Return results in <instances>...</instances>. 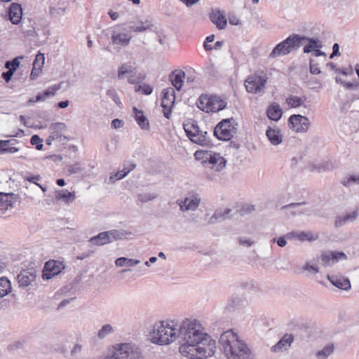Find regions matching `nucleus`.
<instances>
[{
  "label": "nucleus",
  "instance_id": "nucleus-1",
  "mask_svg": "<svg viewBox=\"0 0 359 359\" xmlns=\"http://www.w3.org/2000/svg\"><path fill=\"white\" fill-rule=\"evenodd\" d=\"M180 339V353L191 359H204L212 356L216 350V342L203 331L196 319L184 320L177 330Z\"/></svg>",
  "mask_w": 359,
  "mask_h": 359
},
{
  "label": "nucleus",
  "instance_id": "nucleus-2",
  "mask_svg": "<svg viewBox=\"0 0 359 359\" xmlns=\"http://www.w3.org/2000/svg\"><path fill=\"white\" fill-rule=\"evenodd\" d=\"M219 342L227 359H250V350L231 330L224 332Z\"/></svg>",
  "mask_w": 359,
  "mask_h": 359
},
{
  "label": "nucleus",
  "instance_id": "nucleus-3",
  "mask_svg": "<svg viewBox=\"0 0 359 359\" xmlns=\"http://www.w3.org/2000/svg\"><path fill=\"white\" fill-rule=\"evenodd\" d=\"M177 330L174 324L171 325L165 321L157 323L154 325L151 332V340L156 344H168L177 337Z\"/></svg>",
  "mask_w": 359,
  "mask_h": 359
},
{
  "label": "nucleus",
  "instance_id": "nucleus-4",
  "mask_svg": "<svg viewBox=\"0 0 359 359\" xmlns=\"http://www.w3.org/2000/svg\"><path fill=\"white\" fill-rule=\"evenodd\" d=\"M186 135L194 144L202 147H212L213 143L207 131L202 130L196 121L188 122L183 124Z\"/></svg>",
  "mask_w": 359,
  "mask_h": 359
},
{
  "label": "nucleus",
  "instance_id": "nucleus-5",
  "mask_svg": "<svg viewBox=\"0 0 359 359\" xmlns=\"http://www.w3.org/2000/svg\"><path fill=\"white\" fill-rule=\"evenodd\" d=\"M300 35L292 34L285 40L278 43L271 52L269 57L275 58L280 55H286L292 50H296L302 46Z\"/></svg>",
  "mask_w": 359,
  "mask_h": 359
},
{
  "label": "nucleus",
  "instance_id": "nucleus-6",
  "mask_svg": "<svg viewBox=\"0 0 359 359\" xmlns=\"http://www.w3.org/2000/svg\"><path fill=\"white\" fill-rule=\"evenodd\" d=\"M238 124L233 118L219 122L214 128V136L219 140L229 141L236 133Z\"/></svg>",
  "mask_w": 359,
  "mask_h": 359
},
{
  "label": "nucleus",
  "instance_id": "nucleus-7",
  "mask_svg": "<svg viewBox=\"0 0 359 359\" xmlns=\"http://www.w3.org/2000/svg\"><path fill=\"white\" fill-rule=\"evenodd\" d=\"M268 77L266 74L260 75L255 73L250 75L245 81L247 92L253 94L263 95L265 93Z\"/></svg>",
  "mask_w": 359,
  "mask_h": 359
},
{
  "label": "nucleus",
  "instance_id": "nucleus-8",
  "mask_svg": "<svg viewBox=\"0 0 359 359\" xmlns=\"http://www.w3.org/2000/svg\"><path fill=\"white\" fill-rule=\"evenodd\" d=\"M113 359H144L141 349L135 345L122 344L111 356Z\"/></svg>",
  "mask_w": 359,
  "mask_h": 359
},
{
  "label": "nucleus",
  "instance_id": "nucleus-9",
  "mask_svg": "<svg viewBox=\"0 0 359 359\" xmlns=\"http://www.w3.org/2000/svg\"><path fill=\"white\" fill-rule=\"evenodd\" d=\"M310 125L309 118L301 114H292L288 118V126L298 133L307 132Z\"/></svg>",
  "mask_w": 359,
  "mask_h": 359
},
{
  "label": "nucleus",
  "instance_id": "nucleus-10",
  "mask_svg": "<svg viewBox=\"0 0 359 359\" xmlns=\"http://www.w3.org/2000/svg\"><path fill=\"white\" fill-rule=\"evenodd\" d=\"M175 102V91L173 88H165L162 92L161 107L163 113L166 118H170L172 108Z\"/></svg>",
  "mask_w": 359,
  "mask_h": 359
},
{
  "label": "nucleus",
  "instance_id": "nucleus-11",
  "mask_svg": "<svg viewBox=\"0 0 359 359\" xmlns=\"http://www.w3.org/2000/svg\"><path fill=\"white\" fill-rule=\"evenodd\" d=\"M64 268L65 266L60 262L50 260L45 264L42 277L44 280H49L59 274Z\"/></svg>",
  "mask_w": 359,
  "mask_h": 359
},
{
  "label": "nucleus",
  "instance_id": "nucleus-12",
  "mask_svg": "<svg viewBox=\"0 0 359 359\" xmlns=\"http://www.w3.org/2000/svg\"><path fill=\"white\" fill-rule=\"evenodd\" d=\"M200 203L201 198L196 194H194L190 197H186L184 200L178 199L176 201L182 212L194 211L198 208Z\"/></svg>",
  "mask_w": 359,
  "mask_h": 359
},
{
  "label": "nucleus",
  "instance_id": "nucleus-13",
  "mask_svg": "<svg viewBox=\"0 0 359 359\" xmlns=\"http://www.w3.org/2000/svg\"><path fill=\"white\" fill-rule=\"evenodd\" d=\"M209 18L218 29H224L226 27L227 20L221 11L212 9L209 14Z\"/></svg>",
  "mask_w": 359,
  "mask_h": 359
},
{
  "label": "nucleus",
  "instance_id": "nucleus-14",
  "mask_svg": "<svg viewBox=\"0 0 359 359\" xmlns=\"http://www.w3.org/2000/svg\"><path fill=\"white\" fill-rule=\"evenodd\" d=\"M207 161L211 165V168L216 170H222L226 165V161L219 153H210Z\"/></svg>",
  "mask_w": 359,
  "mask_h": 359
},
{
  "label": "nucleus",
  "instance_id": "nucleus-15",
  "mask_svg": "<svg viewBox=\"0 0 359 359\" xmlns=\"http://www.w3.org/2000/svg\"><path fill=\"white\" fill-rule=\"evenodd\" d=\"M358 208H356L353 211L348 212L344 215H338L335 219L334 226L336 228H339L346 223L353 222L358 218Z\"/></svg>",
  "mask_w": 359,
  "mask_h": 359
},
{
  "label": "nucleus",
  "instance_id": "nucleus-16",
  "mask_svg": "<svg viewBox=\"0 0 359 359\" xmlns=\"http://www.w3.org/2000/svg\"><path fill=\"white\" fill-rule=\"evenodd\" d=\"M266 135L272 145L277 146L283 142L281 130L276 126H269L266 131Z\"/></svg>",
  "mask_w": 359,
  "mask_h": 359
},
{
  "label": "nucleus",
  "instance_id": "nucleus-17",
  "mask_svg": "<svg viewBox=\"0 0 359 359\" xmlns=\"http://www.w3.org/2000/svg\"><path fill=\"white\" fill-rule=\"evenodd\" d=\"M185 78V73L181 69H175L169 74V80L177 90H180Z\"/></svg>",
  "mask_w": 359,
  "mask_h": 359
},
{
  "label": "nucleus",
  "instance_id": "nucleus-18",
  "mask_svg": "<svg viewBox=\"0 0 359 359\" xmlns=\"http://www.w3.org/2000/svg\"><path fill=\"white\" fill-rule=\"evenodd\" d=\"M14 203L13 194L0 193V216L5 214Z\"/></svg>",
  "mask_w": 359,
  "mask_h": 359
},
{
  "label": "nucleus",
  "instance_id": "nucleus-19",
  "mask_svg": "<svg viewBox=\"0 0 359 359\" xmlns=\"http://www.w3.org/2000/svg\"><path fill=\"white\" fill-rule=\"evenodd\" d=\"M9 19L14 25L20 22L22 17V9L20 4L12 3L8 9Z\"/></svg>",
  "mask_w": 359,
  "mask_h": 359
},
{
  "label": "nucleus",
  "instance_id": "nucleus-20",
  "mask_svg": "<svg viewBox=\"0 0 359 359\" xmlns=\"http://www.w3.org/2000/svg\"><path fill=\"white\" fill-rule=\"evenodd\" d=\"M300 43L302 46L303 45V41H308V44H306L304 47V53H313L315 48H321L323 45L321 42L317 38H310L304 36H300Z\"/></svg>",
  "mask_w": 359,
  "mask_h": 359
},
{
  "label": "nucleus",
  "instance_id": "nucleus-21",
  "mask_svg": "<svg viewBox=\"0 0 359 359\" xmlns=\"http://www.w3.org/2000/svg\"><path fill=\"white\" fill-rule=\"evenodd\" d=\"M294 341V337L291 334H285L274 346L271 347L273 352L287 350Z\"/></svg>",
  "mask_w": 359,
  "mask_h": 359
},
{
  "label": "nucleus",
  "instance_id": "nucleus-22",
  "mask_svg": "<svg viewBox=\"0 0 359 359\" xmlns=\"http://www.w3.org/2000/svg\"><path fill=\"white\" fill-rule=\"evenodd\" d=\"M208 100L209 107H208L207 109L210 110V111L217 112L226 108V102L217 96L209 97V100Z\"/></svg>",
  "mask_w": 359,
  "mask_h": 359
},
{
  "label": "nucleus",
  "instance_id": "nucleus-23",
  "mask_svg": "<svg viewBox=\"0 0 359 359\" xmlns=\"http://www.w3.org/2000/svg\"><path fill=\"white\" fill-rule=\"evenodd\" d=\"M66 125L64 123H55L50 126L51 136L54 140H61L62 137L66 138Z\"/></svg>",
  "mask_w": 359,
  "mask_h": 359
},
{
  "label": "nucleus",
  "instance_id": "nucleus-24",
  "mask_svg": "<svg viewBox=\"0 0 359 359\" xmlns=\"http://www.w3.org/2000/svg\"><path fill=\"white\" fill-rule=\"evenodd\" d=\"M136 168L135 163L126 162L123 164L122 170H118L114 175L110 177L111 180H120L126 177L129 172Z\"/></svg>",
  "mask_w": 359,
  "mask_h": 359
},
{
  "label": "nucleus",
  "instance_id": "nucleus-25",
  "mask_svg": "<svg viewBox=\"0 0 359 359\" xmlns=\"http://www.w3.org/2000/svg\"><path fill=\"white\" fill-rule=\"evenodd\" d=\"M328 279L334 286L339 289L344 290H348L351 289V283L347 278L332 276H328Z\"/></svg>",
  "mask_w": 359,
  "mask_h": 359
},
{
  "label": "nucleus",
  "instance_id": "nucleus-26",
  "mask_svg": "<svg viewBox=\"0 0 359 359\" xmlns=\"http://www.w3.org/2000/svg\"><path fill=\"white\" fill-rule=\"evenodd\" d=\"M88 242L92 245L101 246L111 243L112 239H110L107 231H102L99 233L97 235L91 237L88 240Z\"/></svg>",
  "mask_w": 359,
  "mask_h": 359
},
{
  "label": "nucleus",
  "instance_id": "nucleus-27",
  "mask_svg": "<svg viewBox=\"0 0 359 359\" xmlns=\"http://www.w3.org/2000/svg\"><path fill=\"white\" fill-rule=\"evenodd\" d=\"M266 115L271 121H279L283 115V111L280 105L277 103L271 104L266 110Z\"/></svg>",
  "mask_w": 359,
  "mask_h": 359
},
{
  "label": "nucleus",
  "instance_id": "nucleus-28",
  "mask_svg": "<svg viewBox=\"0 0 359 359\" xmlns=\"http://www.w3.org/2000/svg\"><path fill=\"white\" fill-rule=\"evenodd\" d=\"M133 110L135 114V119L140 128L142 130H149V122L143 111L136 107H133Z\"/></svg>",
  "mask_w": 359,
  "mask_h": 359
},
{
  "label": "nucleus",
  "instance_id": "nucleus-29",
  "mask_svg": "<svg viewBox=\"0 0 359 359\" xmlns=\"http://www.w3.org/2000/svg\"><path fill=\"white\" fill-rule=\"evenodd\" d=\"M131 40V36L125 33H114L111 36L113 44L120 45L123 47L127 46Z\"/></svg>",
  "mask_w": 359,
  "mask_h": 359
},
{
  "label": "nucleus",
  "instance_id": "nucleus-30",
  "mask_svg": "<svg viewBox=\"0 0 359 359\" xmlns=\"http://www.w3.org/2000/svg\"><path fill=\"white\" fill-rule=\"evenodd\" d=\"M35 279V276L27 271H22L17 276L18 283L20 287H27Z\"/></svg>",
  "mask_w": 359,
  "mask_h": 359
},
{
  "label": "nucleus",
  "instance_id": "nucleus-31",
  "mask_svg": "<svg viewBox=\"0 0 359 359\" xmlns=\"http://www.w3.org/2000/svg\"><path fill=\"white\" fill-rule=\"evenodd\" d=\"M306 100V97H298L297 95H290L286 98V103L292 108H297L304 105Z\"/></svg>",
  "mask_w": 359,
  "mask_h": 359
},
{
  "label": "nucleus",
  "instance_id": "nucleus-32",
  "mask_svg": "<svg viewBox=\"0 0 359 359\" xmlns=\"http://www.w3.org/2000/svg\"><path fill=\"white\" fill-rule=\"evenodd\" d=\"M243 303V300L238 296L233 295L228 300L226 306V309L229 311H233L236 309H239Z\"/></svg>",
  "mask_w": 359,
  "mask_h": 359
},
{
  "label": "nucleus",
  "instance_id": "nucleus-33",
  "mask_svg": "<svg viewBox=\"0 0 359 359\" xmlns=\"http://www.w3.org/2000/svg\"><path fill=\"white\" fill-rule=\"evenodd\" d=\"M45 61L44 55L42 53H39L36 55V57L33 62V69L31 73V76H33L34 74H37L43 66Z\"/></svg>",
  "mask_w": 359,
  "mask_h": 359
},
{
  "label": "nucleus",
  "instance_id": "nucleus-34",
  "mask_svg": "<svg viewBox=\"0 0 359 359\" xmlns=\"http://www.w3.org/2000/svg\"><path fill=\"white\" fill-rule=\"evenodd\" d=\"M140 262L139 259H130L124 257H118L115 261L116 266L119 267H130L138 264Z\"/></svg>",
  "mask_w": 359,
  "mask_h": 359
},
{
  "label": "nucleus",
  "instance_id": "nucleus-35",
  "mask_svg": "<svg viewBox=\"0 0 359 359\" xmlns=\"http://www.w3.org/2000/svg\"><path fill=\"white\" fill-rule=\"evenodd\" d=\"M334 351V344H330L323 347V349L318 351L315 353V356L318 359H327L330 355H331Z\"/></svg>",
  "mask_w": 359,
  "mask_h": 359
},
{
  "label": "nucleus",
  "instance_id": "nucleus-36",
  "mask_svg": "<svg viewBox=\"0 0 359 359\" xmlns=\"http://www.w3.org/2000/svg\"><path fill=\"white\" fill-rule=\"evenodd\" d=\"M109 237L113 241L121 240L126 238L127 236L130 235L131 232H128L124 229H112L107 231Z\"/></svg>",
  "mask_w": 359,
  "mask_h": 359
},
{
  "label": "nucleus",
  "instance_id": "nucleus-37",
  "mask_svg": "<svg viewBox=\"0 0 359 359\" xmlns=\"http://www.w3.org/2000/svg\"><path fill=\"white\" fill-rule=\"evenodd\" d=\"M341 183L347 188L353 185H359V173L349 174L341 180Z\"/></svg>",
  "mask_w": 359,
  "mask_h": 359
},
{
  "label": "nucleus",
  "instance_id": "nucleus-38",
  "mask_svg": "<svg viewBox=\"0 0 359 359\" xmlns=\"http://www.w3.org/2000/svg\"><path fill=\"white\" fill-rule=\"evenodd\" d=\"M11 291V283L5 277L0 278V297H4Z\"/></svg>",
  "mask_w": 359,
  "mask_h": 359
},
{
  "label": "nucleus",
  "instance_id": "nucleus-39",
  "mask_svg": "<svg viewBox=\"0 0 359 359\" xmlns=\"http://www.w3.org/2000/svg\"><path fill=\"white\" fill-rule=\"evenodd\" d=\"M135 69L130 62L123 63L118 69V78L123 79L126 74H132Z\"/></svg>",
  "mask_w": 359,
  "mask_h": 359
},
{
  "label": "nucleus",
  "instance_id": "nucleus-40",
  "mask_svg": "<svg viewBox=\"0 0 359 359\" xmlns=\"http://www.w3.org/2000/svg\"><path fill=\"white\" fill-rule=\"evenodd\" d=\"M69 174H77L79 177H83L87 175V172L80 163H77L71 166L69 165Z\"/></svg>",
  "mask_w": 359,
  "mask_h": 359
},
{
  "label": "nucleus",
  "instance_id": "nucleus-41",
  "mask_svg": "<svg viewBox=\"0 0 359 359\" xmlns=\"http://www.w3.org/2000/svg\"><path fill=\"white\" fill-rule=\"evenodd\" d=\"M55 94V92L53 90H50V89H48V90H46L43 94H38L36 96V98L35 100L34 99H30L29 100V102H40V101H43L46 98L50 97V96H52Z\"/></svg>",
  "mask_w": 359,
  "mask_h": 359
},
{
  "label": "nucleus",
  "instance_id": "nucleus-42",
  "mask_svg": "<svg viewBox=\"0 0 359 359\" xmlns=\"http://www.w3.org/2000/svg\"><path fill=\"white\" fill-rule=\"evenodd\" d=\"M114 332V329L112 326L109 324H106L102 327V328L99 330L97 333V337L99 339H102L107 337L108 334L112 333Z\"/></svg>",
  "mask_w": 359,
  "mask_h": 359
},
{
  "label": "nucleus",
  "instance_id": "nucleus-43",
  "mask_svg": "<svg viewBox=\"0 0 359 359\" xmlns=\"http://www.w3.org/2000/svg\"><path fill=\"white\" fill-rule=\"evenodd\" d=\"M229 212V209H226L224 212L216 211L210 219V222L213 224L216 220H223Z\"/></svg>",
  "mask_w": 359,
  "mask_h": 359
},
{
  "label": "nucleus",
  "instance_id": "nucleus-44",
  "mask_svg": "<svg viewBox=\"0 0 359 359\" xmlns=\"http://www.w3.org/2000/svg\"><path fill=\"white\" fill-rule=\"evenodd\" d=\"M209 100V97H208L207 95H201L199 99H198V103H197V106L198 107L201 109L202 111H206V112H209L210 110H208L207 108L209 104H208V102Z\"/></svg>",
  "mask_w": 359,
  "mask_h": 359
},
{
  "label": "nucleus",
  "instance_id": "nucleus-45",
  "mask_svg": "<svg viewBox=\"0 0 359 359\" xmlns=\"http://www.w3.org/2000/svg\"><path fill=\"white\" fill-rule=\"evenodd\" d=\"M153 23L151 20L147 19L144 22H141V25L137 26L135 29V32H142L146 30H151L153 27Z\"/></svg>",
  "mask_w": 359,
  "mask_h": 359
},
{
  "label": "nucleus",
  "instance_id": "nucleus-46",
  "mask_svg": "<svg viewBox=\"0 0 359 359\" xmlns=\"http://www.w3.org/2000/svg\"><path fill=\"white\" fill-rule=\"evenodd\" d=\"M20 59H22V57H17L11 61H7L5 64L6 68L9 69L15 72L20 65Z\"/></svg>",
  "mask_w": 359,
  "mask_h": 359
},
{
  "label": "nucleus",
  "instance_id": "nucleus-47",
  "mask_svg": "<svg viewBox=\"0 0 359 359\" xmlns=\"http://www.w3.org/2000/svg\"><path fill=\"white\" fill-rule=\"evenodd\" d=\"M157 197L156 194H150V193H142L139 194L137 196L138 200L142 203H146L147 201H151Z\"/></svg>",
  "mask_w": 359,
  "mask_h": 359
},
{
  "label": "nucleus",
  "instance_id": "nucleus-48",
  "mask_svg": "<svg viewBox=\"0 0 359 359\" xmlns=\"http://www.w3.org/2000/svg\"><path fill=\"white\" fill-rule=\"evenodd\" d=\"M107 95L110 97L111 99L113 100V101L118 105V106H121V100H120V97L118 95V93H116V90L114 89H109L107 93H106Z\"/></svg>",
  "mask_w": 359,
  "mask_h": 359
},
{
  "label": "nucleus",
  "instance_id": "nucleus-49",
  "mask_svg": "<svg viewBox=\"0 0 359 359\" xmlns=\"http://www.w3.org/2000/svg\"><path fill=\"white\" fill-rule=\"evenodd\" d=\"M297 239L301 241H311L315 240L316 238H314V236L311 232L299 231Z\"/></svg>",
  "mask_w": 359,
  "mask_h": 359
},
{
  "label": "nucleus",
  "instance_id": "nucleus-50",
  "mask_svg": "<svg viewBox=\"0 0 359 359\" xmlns=\"http://www.w3.org/2000/svg\"><path fill=\"white\" fill-rule=\"evenodd\" d=\"M140 90L142 92V93L144 95H149L153 92V88L150 85L144 83L143 85H140L137 87H136V88H135L136 92H138Z\"/></svg>",
  "mask_w": 359,
  "mask_h": 359
},
{
  "label": "nucleus",
  "instance_id": "nucleus-51",
  "mask_svg": "<svg viewBox=\"0 0 359 359\" xmlns=\"http://www.w3.org/2000/svg\"><path fill=\"white\" fill-rule=\"evenodd\" d=\"M331 256L333 264L338 262L339 260L346 259L347 258L346 255L343 252L331 251Z\"/></svg>",
  "mask_w": 359,
  "mask_h": 359
},
{
  "label": "nucleus",
  "instance_id": "nucleus-52",
  "mask_svg": "<svg viewBox=\"0 0 359 359\" xmlns=\"http://www.w3.org/2000/svg\"><path fill=\"white\" fill-rule=\"evenodd\" d=\"M210 153V151H208L198 150L194 153V157L196 160H203L206 162Z\"/></svg>",
  "mask_w": 359,
  "mask_h": 359
},
{
  "label": "nucleus",
  "instance_id": "nucleus-53",
  "mask_svg": "<svg viewBox=\"0 0 359 359\" xmlns=\"http://www.w3.org/2000/svg\"><path fill=\"white\" fill-rule=\"evenodd\" d=\"M331 252H323L321 255V261L324 266H331L333 265L332 259L331 258Z\"/></svg>",
  "mask_w": 359,
  "mask_h": 359
},
{
  "label": "nucleus",
  "instance_id": "nucleus-54",
  "mask_svg": "<svg viewBox=\"0 0 359 359\" xmlns=\"http://www.w3.org/2000/svg\"><path fill=\"white\" fill-rule=\"evenodd\" d=\"M42 140L39 137V135H34L32 136L31 137V140H30V142L32 145H35L36 146V149L37 150H41L43 147V144L42 143Z\"/></svg>",
  "mask_w": 359,
  "mask_h": 359
},
{
  "label": "nucleus",
  "instance_id": "nucleus-55",
  "mask_svg": "<svg viewBox=\"0 0 359 359\" xmlns=\"http://www.w3.org/2000/svg\"><path fill=\"white\" fill-rule=\"evenodd\" d=\"M55 198L57 201H63L67 203V193L63 190H56L55 193Z\"/></svg>",
  "mask_w": 359,
  "mask_h": 359
},
{
  "label": "nucleus",
  "instance_id": "nucleus-56",
  "mask_svg": "<svg viewBox=\"0 0 359 359\" xmlns=\"http://www.w3.org/2000/svg\"><path fill=\"white\" fill-rule=\"evenodd\" d=\"M306 202H304V201L300 202V203H290V204L283 206L281 208V209L282 210H287L290 208H293L294 210L292 212H298V211H302V210H299V209H297V208H299L301 205H306Z\"/></svg>",
  "mask_w": 359,
  "mask_h": 359
},
{
  "label": "nucleus",
  "instance_id": "nucleus-57",
  "mask_svg": "<svg viewBox=\"0 0 359 359\" xmlns=\"http://www.w3.org/2000/svg\"><path fill=\"white\" fill-rule=\"evenodd\" d=\"M215 40V35L211 34L205 38V40L203 43V48L206 51H210L213 49V47L211 45H209L208 43H211Z\"/></svg>",
  "mask_w": 359,
  "mask_h": 359
},
{
  "label": "nucleus",
  "instance_id": "nucleus-58",
  "mask_svg": "<svg viewBox=\"0 0 359 359\" xmlns=\"http://www.w3.org/2000/svg\"><path fill=\"white\" fill-rule=\"evenodd\" d=\"M337 73L341 74L344 76H351L353 74V69L351 66L339 68V69L337 70Z\"/></svg>",
  "mask_w": 359,
  "mask_h": 359
},
{
  "label": "nucleus",
  "instance_id": "nucleus-59",
  "mask_svg": "<svg viewBox=\"0 0 359 359\" xmlns=\"http://www.w3.org/2000/svg\"><path fill=\"white\" fill-rule=\"evenodd\" d=\"M309 70L311 74L317 75L321 73L320 68L318 67V65L313 64V60L310 59L309 62Z\"/></svg>",
  "mask_w": 359,
  "mask_h": 359
},
{
  "label": "nucleus",
  "instance_id": "nucleus-60",
  "mask_svg": "<svg viewBox=\"0 0 359 359\" xmlns=\"http://www.w3.org/2000/svg\"><path fill=\"white\" fill-rule=\"evenodd\" d=\"M83 346L80 343H77L74 344V347L71 350V355L72 356L77 355L80 354L82 351Z\"/></svg>",
  "mask_w": 359,
  "mask_h": 359
},
{
  "label": "nucleus",
  "instance_id": "nucleus-61",
  "mask_svg": "<svg viewBox=\"0 0 359 359\" xmlns=\"http://www.w3.org/2000/svg\"><path fill=\"white\" fill-rule=\"evenodd\" d=\"M303 269L305 271H310L313 273H317L319 272L318 268L316 266L311 265L309 263H306Z\"/></svg>",
  "mask_w": 359,
  "mask_h": 359
},
{
  "label": "nucleus",
  "instance_id": "nucleus-62",
  "mask_svg": "<svg viewBox=\"0 0 359 359\" xmlns=\"http://www.w3.org/2000/svg\"><path fill=\"white\" fill-rule=\"evenodd\" d=\"M124 122L118 118H115L111 121V128L118 129L123 126Z\"/></svg>",
  "mask_w": 359,
  "mask_h": 359
},
{
  "label": "nucleus",
  "instance_id": "nucleus-63",
  "mask_svg": "<svg viewBox=\"0 0 359 359\" xmlns=\"http://www.w3.org/2000/svg\"><path fill=\"white\" fill-rule=\"evenodd\" d=\"M272 241L273 243H276L278 245L280 248L285 247L287 244L285 236H280L278 238H273Z\"/></svg>",
  "mask_w": 359,
  "mask_h": 359
},
{
  "label": "nucleus",
  "instance_id": "nucleus-64",
  "mask_svg": "<svg viewBox=\"0 0 359 359\" xmlns=\"http://www.w3.org/2000/svg\"><path fill=\"white\" fill-rule=\"evenodd\" d=\"M238 243L241 245H246L248 247H250L254 243L250 239L243 237L238 238Z\"/></svg>",
  "mask_w": 359,
  "mask_h": 359
}]
</instances>
